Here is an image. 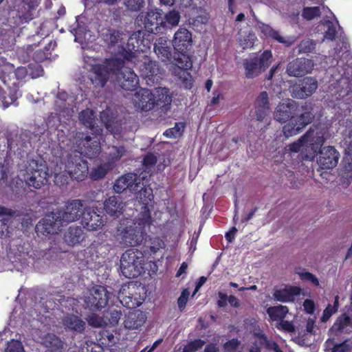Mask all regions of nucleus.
I'll return each instance as SVG.
<instances>
[{"mask_svg":"<svg viewBox=\"0 0 352 352\" xmlns=\"http://www.w3.org/2000/svg\"><path fill=\"white\" fill-rule=\"evenodd\" d=\"M96 137L91 140L90 136L78 133L72 140V153L65 164V170L71 177L78 181L83 180L88 174L87 162L81 158L84 155L89 158L94 157L100 151V143Z\"/></svg>","mask_w":352,"mask_h":352,"instance_id":"nucleus-1","label":"nucleus"},{"mask_svg":"<svg viewBox=\"0 0 352 352\" xmlns=\"http://www.w3.org/2000/svg\"><path fill=\"white\" fill-rule=\"evenodd\" d=\"M172 45L176 54L170 71L182 81L186 88L190 89L192 85V79L188 70L191 69L192 63L187 52L192 45V33L185 28H179L173 35Z\"/></svg>","mask_w":352,"mask_h":352,"instance_id":"nucleus-2","label":"nucleus"},{"mask_svg":"<svg viewBox=\"0 0 352 352\" xmlns=\"http://www.w3.org/2000/svg\"><path fill=\"white\" fill-rule=\"evenodd\" d=\"M84 58L88 57L87 54H84ZM85 62L91 67L89 74V79L92 84L96 87H103L109 80H113L114 76L118 80L121 87L125 90L133 91L138 84L139 79L136 74L129 68L124 67V61L122 65L118 67L116 65L111 67L105 65L93 64L92 61L86 59Z\"/></svg>","mask_w":352,"mask_h":352,"instance_id":"nucleus-3","label":"nucleus"},{"mask_svg":"<svg viewBox=\"0 0 352 352\" xmlns=\"http://www.w3.org/2000/svg\"><path fill=\"white\" fill-rule=\"evenodd\" d=\"M104 41L109 45L114 57L107 59L102 65H112L118 67L122 65V59L133 61L136 54L144 49L139 45L136 35L129 37L128 34L120 32H109L104 36Z\"/></svg>","mask_w":352,"mask_h":352,"instance_id":"nucleus-4","label":"nucleus"},{"mask_svg":"<svg viewBox=\"0 0 352 352\" xmlns=\"http://www.w3.org/2000/svg\"><path fill=\"white\" fill-rule=\"evenodd\" d=\"M27 74L28 71L23 67H19L15 69L13 65L0 61V79L9 90L8 95L6 96V91L0 87V102L4 108L13 104L21 96L19 87Z\"/></svg>","mask_w":352,"mask_h":352,"instance_id":"nucleus-5","label":"nucleus"},{"mask_svg":"<svg viewBox=\"0 0 352 352\" xmlns=\"http://www.w3.org/2000/svg\"><path fill=\"white\" fill-rule=\"evenodd\" d=\"M180 21V14L177 11L171 10L164 14L158 9L141 12L136 21L139 25H143L145 30L152 34L164 33L177 26Z\"/></svg>","mask_w":352,"mask_h":352,"instance_id":"nucleus-6","label":"nucleus"},{"mask_svg":"<svg viewBox=\"0 0 352 352\" xmlns=\"http://www.w3.org/2000/svg\"><path fill=\"white\" fill-rule=\"evenodd\" d=\"M151 213L148 206L142 207V211L135 220L125 219L118 228L120 243L126 246H135L144 239V228L149 225Z\"/></svg>","mask_w":352,"mask_h":352,"instance_id":"nucleus-7","label":"nucleus"},{"mask_svg":"<svg viewBox=\"0 0 352 352\" xmlns=\"http://www.w3.org/2000/svg\"><path fill=\"white\" fill-rule=\"evenodd\" d=\"M329 136L328 129L325 126H316L311 128L297 142L289 144L287 147L292 152L301 151L305 153L306 158L313 160Z\"/></svg>","mask_w":352,"mask_h":352,"instance_id":"nucleus-8","label":"nucleus"},{"mask_svg":"<svg viewBox=\"0 0 352 352\" xmlns=\"http://www.w3.org/2000/svg\"><path fill=\"white\" fill-rule=\"evenodd\" d=\"M113 189L116 192L121 193L128 189L130 192L136 193L137 198L140 199L144 206L147 201L153 198L152 190L142 182V178L135 174L129 173L121 176L116 180Z\"/></svg>","mask_w":352,"mask_h":352,"instance_id":"nucleus-9","label":"nucleus"},{"mask_svg":"<svg viewBox=\"0 0 352 352\" xmlns=\"http://www.w3.org/2000/svg\"><path fill=\"white\" fill-rule=\"evenodd\" d=\"M20 175L29 186L41 188L47 184L49 177L48 168L42 160H31L24 170H20Z\"/></svg>","mask_w":352,"mask_h":352,"instance_id":"nucleus-10","label":"nucleus"},{"mask_svg":"<svg viewBox=\"0 0 352 352\" xmlns=\"http://www.w3.org/2000/svg\"><path fill=\"white\" fill-rule=\"evenodd\" d=\"M144 256L141 251L135 249L126 250L120 259L122 274L128 278L138 276L144 270Z\"/></svg>","mask_w":352,"mask_h":352,"instance_id":"nucleus-11","label":"nucleus"},{"mask_svg":"<svg viewBox=\"0 0 352 352\" xmlns=\"http://www.w3.org/2000/svg\"><path fill=\"white\" fill-rule=\"evenodd\" d=\"M272 55L270 51H265L259 58H249L244 60L245 76L253 78L258 76L271 64Z\"/></svg>","mask_w":352,"mask_h":352,"instance_id":"nucleus-12","label":"nucleus"},{"mask_svg":"<svg viewBox=\"0 0 352 352\" xmlns=\"http://www.w3.org/2000/svg\"><path fill=\"white\" fill-rule=\"evenodd\" d=\"M82 208L83 203L82 201L74 199L67 201L65 206L55 214L65 226L69 223L78 220L81 215L82 216Z\"/></svg>","mask_w":352,"mask_h":352,"instance_id":"nucleus-13","label":"nucleus"},{"mask_svg":"<svg viewBox=\"0 0 352 352\" xmlns=\"http://www.w3.org/2000/svg\"><path fill=\"white\" fill-rule=\"evenodd\" d=\"M109 296L105 287L100 285L93 287L85 296L86 305L92 310H98L107 305Z\"/></svg>","mask_w":352,"mask_h":352,"instance_id":"nucleus-14","label":"nucleus"},{"mask_svg":"<svg viewBox=\"0 0 352 352\" xmlns=\"http://www.w3.org/2000/svg\"><path fill=\"white\" fill-rule=\"evenodd\" d=\"M63 226L64 225L56 217L55 212H52L37 223L36 231L38 234L52 236L58 234Z\"/></svg>","mask_w":352,"mask_h":352,"instance_id":"nucleus-15","label":"nucleus"},{"mask_svg":"<svg viewBox=\"0 0 352 352\" xmlns=\"http://www.w3.org/2000/svg\"><path fill=\"white\" fill-rule=\"evenodd\" d=\"M82 224L88 230H97L104 226V221L94 208L88 207L83 210Z\"/></svg>","mask_w":352,"mask_h":352,"instance_id":"nucleus-16","label":"nucleus"},{"mask_svg":"<svg viewBox=\"0 0 352 352\" xmlns=\"http://www.w3.org/2000/svg\"><path fill=\"white\" fill-rule=\"evenodd\" d=\"M338 160V152L332 146H327L320 151L318 164L323 169H329L337 165Z\"/></svg>","mask_w":352,"mask_h":352,"instance_id":"nucleus-17","label":"nucleus"},{"mask_svg":"<svg viewBox=\"0 0 352 352\" xmlns=\"http://www.w3.org/2000/svg\"><path fill=\"white\" fill-rule=\"evenodd\" d=\"M133 100L135 106L143 111H149L155 104L153 94L146 89H141L137 91L133 98Z\"/></svg>","mask_w":352,"mask_h":352,"instance_id":"nucleus-18","label":"nucleus"},{"mask_svg":"<svg viewBox=\"0 0 352 352\" xmlns=\"http://www.w3.org/2000/svg\"><path fill=\"white\" fill-rule=\"evenodd\" d=\"M314 67L311 60L306 58H298L289 63L287 72L289 76H300L311 72Z\"/></svg>","mask_w":352,"mask_h":352,"instance_id":"nucleus-19","label":"nucleus"},{"mask_svg":"<svg viewBox=\"0 0 352 352\" xmlns=\"http://www.w3.org/2000/svg\"><path fill=\"white\" fill-rule=\"evenodd\" d=\"M317 87L318 83L315 79L306 78L303 80L302 87L300 85H294L290 91L293 97L302 99L311 95Z\"/></svg>","mask_w":352,"mask_h":352,"instance_id":"nucleus-20","label":"nucleus"},{"mask_svg":"<svg viewBox=\"0 0 352 352\" xmlns=\"http://www.w3.org/2000/svg\"><path fill=\"white\" fill-rule=\"evenodd\" d=\"M296 108V104L294 100L291 99L284 100L277 106L274 118L278 122H285L294 114Z\"/></svg>","mask_w":352,"mask_h":352,"instance_id":"nucleus-21","label":"nucleus"},{"mask_svg":"<svg viewBox=\"0 0 352 352\" xmlns=\"http://www.w3.org/2000/svg\"><path fill=\"white\" fill-rule=\"evenodd\" d=\"M79 120L85 126L89 128L96 134L93 138L90 137L91 140L96 137V140L100 141V138L97 135L100 134L102 129L99 126L96 125V116L93 110L87 109L82 111L79 114ZM99 142L100 143V142Z\"/></svg>","mask_w":352,"mask_h":352,"instance_id":"nucleus-22","label":"nucleus"},{"mask_svg":"<svg viewBox=\"0 0 352 352\" xmlns=\"http://www.w3.org/2000/svg\"><path fill=\"white\" fill-rule=\"evenodd\" d=\"M40 342L45 347V352H63L65 349L63 342L53 333L41 336Z\"/></svg>","mask_w":352,"mask_h":352,"instance_id":"nucleus-23","label":"nucleus"},{"mask_svg":"<svg viewBox=\"0 0 352 352\" xmlns=\"http://www.w3.org/2000/svg\"><path fill=\"white\" fill-rule=\"evenodd\" d=\"M300 289L298 287L284 286L277 289L274 292V298L280 302H290L294 300L295 296L299 295Z\"/></svg>","mask_w":352,"mask_h":352,"instance_id":"nucleus-24","label":"nucleus"},{"mask_svg":"<svg viewBox=\"0 0 352 352\" xmlns=\"http://www.w3.org/2000/svg\"><path fill=\"white\" fill-rule=\"evenodd\" d=\"M154 51L162 62L168 63L171 60V50L166 37H160L156 41Z\"/></svg>","mask_w":352,"mask_h":352,"instance_id":"nucleus-25","label":"nucleus"},{"mask_svg":"<svg viewBox=\"0 0 352 352\" xmlns=\"http://www.w3.org/2000/svg\"><path fill=\"white\" fill-rule=\"evenodd\" d=\"M124 206L125 204L122 199L116 196L109 197L104 203L106 212L111 216H120L122 213Z\"/></svg>","mask_w":352,"mask_h":352,"instance_id":"nucleus-26","label":"nucleus"},{"mask_svg":"<svg viewBox=\"0 0 352 352\" xmlns=\"http://www.w3.org/2000/svg\"><path fill=\"white\" fill-rule=\"evenodd\" d=\"M256 116L258 120H262L270 109L269 97L265 91L261 92L255 102Z\"/></svg>","mask_w":352,"mask_h":352,"instance_id":"nucleus-27","label":"nucleus"},{"mask_svg":"<svg viewBox=\"0 0 352 352\" xmlns=\"http://www.w3.org/2000/svg\"><path fill=\"white\" fill-rule=\"evenodd\" d=\"M146 321L145 315L140 311H134L129 313L124 324L129 329H138L142 327Z\"/></svg>","mask_w":352,"mask_h":352,"instance_id":"nucleus-28","label":"nucleus"},{"mask_svg":"<svg viewBox=\"0 0 352 352\" xmlns=\"http://www.w3.org/2000/svg\"><path fill=\"white\" fill-rule=\"evenodd\" d=\"M84 239V233L81 228L71 226L64 235L65 242L71 246L81 243Z\"/></svg>","mask_w":352,"mask_h":352,"instance_id":"nucleus-29","label":"nucleus"},{"mask_svg":"<svg viewBox=\"0 0 352 352\" xmlns=\"http://www.w3.org/2000/svg\"><path fill=\"white\" fill-rule=\"evenodd\" d=\"M142 61L140 69L146 78H150L160 74V69L155 61L150 60L147 56H144Z\"/></svg>","mask_w":352,"mask_h":352,"instance_id":"nucleus-30","label":"nucleus"},{"mask_svg":"<svg viewBox=\"0 0 352 352\" xmlns=\"http://www.w3.org/2000/svg\"><path fill=\"white\" fill-rule=\"evenodd\" d=\"M63 324L67 329L76 332H82L85 327V322L74 315L67 316L63 319Z\"/></svg>","mask_w":352,"mask_h":352,"instance_id":"nucleus-31","label":"nucleus"},{"mask_svg":"<svg viewBox=\"0 0 352 352\" xmlns=\"http://www.w3.org/2000/svg\"><path fill=\"white\" fill-rule=\"evenodd\" d=\"M261 30L262 33L266 36L272 37V38L276 40L279 43H283L286 45H290L294 42V38H286L282 36L278 32L273 30L269 25H263L261 27Z\"/></svg>","mask_w":352,"mask_h":352,"instance_id":"nucleus-32","label":"nucleus"},{"mask_svg":"<svg viewBox=\"0 0 352 352\" xmlns=\"http://www.w3.org/2000/svg\"><path fill=\"white\" fill-rule=\"evenodd\" d=\"M153 94L155 104L157 105L166 106L172 101V96L167 88H156Z\"/></svg>","mask_w":352,"mask_h":352,"instance_id":"nucleus-33","label":"nucleus"},{"mask_svg":"<svg viewBox=\"0 0 352 352\" xmlns=\"http://www.w3.org/2000/svg\"><path fill=\"white\" fill-rule=\"evenodd\" d=\"M100 120L111 133H117L118 132V129L116 128L117 123L114 122V116L109 108H107L100 113Z\"/></svg>","mask_w":352,"mask_h":352,"instance_id":"nucleus-34","label":"nucleus"},{"mask_svg":"<svg viewBox=\"0 0 352 352\" xmlns=\"http://www.w3.org/2000/svg\"><path fill=\"white\" fill-rule=\"evenodd\" d=\"M288 308L283 305L270 307L267 309V313L270 319L278 322L283 320L286 317V315L288 314Z\"/></svg>","mask_w":352,"mask_h":352,"instance_id":"nucleus-35","label":"nucleus"},{"mask_svg":"<svg viewBox=\"0 0 352 352\" xmlns=\"http://www.w3.org/2000/svg\"><path fill=\"white\" fill-rule=\"evenodd\" d=\"M67 94L65 92H60L58 94L57 96V100H56V105L59 111H67V115L68 116H71L74 113V111L72 109H69L68 107H66L67 104L69 105V102H67L66 100Z\"/></svg>","mask_w":352,"mask_h":352,"instance_id":"nucleus-36","label":"nucleus"},{"mask_svg":"<svg viewBox=\"0 0 352 352\" xmlns=\"http://www.w3.org/2000/svg\"><path fill=\"white\" fill-rule=\"evenodd\" d=\"M113 166L110 163L100 165L91 172V177L94 179H99L105 176L107 173L112 168Z\"/></svg>","mask_w":352,"mask_h":352,"instance_id":"nucleus-37","label":"nucleus"},{"mask_svg":"<svg viewBox=\"0 0 352 352\" xmlns=\"http://www.w3.org/2000/svg\"><path fill=\"white\" fill-rule=\"evenodd\" d=\"M125 288H123L118 296L120 302L129 309L134 308L140 305V302L138 301L135 298L133 299L131 296H127L124 293Z\"/></svg>","mask_w":352,"mask_h":352,"instance_id":"nucleus-38","label":"nucleus"},{"mask_svg":"<svg viewBox=\"0 0 352 352\" xmlns=\"http://www.w3.org/2000/svg\"><path fill=\"white\" fill-rule=\"evenodd\" d=\"M185 124L183 122L176 123L175 126L167 129L164 135L168 138H177L182 135Z\"/></svg>","mask_w":352,"mask_h":352,"instance_id":"nucleus-39","label":"nucleus"},{"mask_svg":"<svg viewBox=\"0 0 352 352\" xmlns=\"http://www.w3.org/2000/svg\"><path fill=\"white\" fill-rule=\"evenodd\" d=\"M302 129L297 122L294 123L292 121L283 126V132L285 137L288 138L298 134Z\"/></svg>","mask_w":352,"mask_h":352,"instance_id":"nucleus-40","label":"nucleus"},{"mask_svg":"<svg viewBox=\"0 0 352 352\" xmlns=\"http://www.w3.org/2000/svg\"><path fill=\"white\" fill-rule=\"evenodd\" d=\"M124 153L125 150L122 146H112L111 148H109L108 154L111 162L109 163L113 165V163L119 160L124 155Z\"/></svg>","mask_w":352,"mask_h":352,"instance_id":"nucleus-41","label":"nucleus"},{"mask_svg":"<svg viewBox=\"0 0 352 352\" xmlns=\"http://www.w3.org/2000/svg\"><path fill=\"white\" fill-rule=\"evenodd\" d=\"M338 309V297L336 296L334 301L333 306L329 305L323 311L322 316L321 317V321L326 322L331 316L335 314Z\"/></svg>","mask_w":352,"mask_h":352,"instance_id":"nucleus-42","label":"nucleus"},{"mask_svg":"<svg viewBox=\"0 0 352 352\" xmlns=\"http://www.w3.org/2000/svg\"><path fill=\"white\" fill-rule=\"evenodd\" d=\"M256 40V37L255 34L252 32H249L248 34L241 36L239 38V43L243 49H248L254 45Z\"/></svg>","mask_w":352,"mask_h":352,"instance_id":"nucleus-43","label":"nucleus"},{"mask_svg":"<svg viewBox=\"0 0 352 352\" xmlns=\"http://www.w3.org/2000/svg\"><path fill=\"white\" fill-rule=\"evenodd\" d=\"M87 321L89 325L94 327H101L107 324V320L100 317L96 314L89 316Z\"/></svg>","mask_w":352,"mask_h":352,"instance_id":"nucleus-44","label":"nucleus"},{"mask_svg":"<svg viewBox=\"0 0 352 352\" xmlns=\"http://www.w3.org/2000/svg\"><path fill=\"white\" fill-rule=\"evenodd\" d=\"M5 352H25L22 343L16 340L8 342Z\"/></svg>","mask_w":352,"mask_h":352,"instance_id":"nucleus-45","label":"nucleus"},{"mask_svg":"<svg viewBox=\"0 0 352 352\" xmlns=\"http://www.w3.org/2000/svg\"><path fill=\"white\" fill-rule=\"evenodd\" d=\"M296 273L302 280L311 282L316 286L319 285L318 279L310 272H307L305 270H300Z\"/></svg>","mask_w":352,"mask_h":352,"instance_id":"nucleus-46","label":"nucleus"},{"mask_svg":"<svg viewBox=\"0 0 352 352\" xmlns=\"http://www.w3.org/2000/svg\"><path fill=\"white\" fill-rule=\"evenodd\" d=\"M349 323L350 318L346 314H344L337 319L333 327L337 330L342 331Z\"/></svg>","mask_w":352,"mask_h":352,"instance_id":"nucleus-47","label":"nucleus"},{"mask_svg":"<svg viewBox=\"0 0 352 352\" xmlns=\"http://www.w3.org/2000/svg\"><path fill=\"white\" fill-rule=\"evenodd\" d=\"M204 344L205 342L201 340H195L188 343L184 346L183 352H195L199 349H201Z\"/></svg>","mask_w":352,"mask_h":352,"instance_id":"nucleus-48","label":"nucleus"},{"mask_svg":"<svg viewBox=\"0 0 352 352\" xmlns=\"http://www.w3.org/2000/svg\"><path fill=\"white\" fill-rule=\"evenodd\" d=\"M320 14V10L318 7H307L305 8L302 12V16L307 20H311Z\"/></svg>","mask_w":352,"mask_h":352,"instance_id":"nucleus-49","label":"nucleus"},{"mask_svg":"<svg viewBox=\"0 0 352 352\" xmlns=\"http://www.w3.org/2000/svg\"><path fill=\"white\" fill-rule=\"evenodd\" d=\"M126 7L131 11H138L143 7L144 0H124Z\"/></svg>","mask_w":352,"mask_h":352,"instance_id":"nucleus-50","label":"nucleus"},{"mask_svg":"<svg viewBox=\"0 0 352 352\" xmlns=\"http://www.w3.org/2000/svg\"><path fill=\"white\" fill-rule=\"evenodd\" d=\"M336 24L329 21L324 24V27L327 28L324 38L333 40L335 38L336 34Z\"/></svg>","mask_w":352,"mask_h":352,"instance_id":"nucleus-51","label":"nucleus"},{"mask_svg":"<svg viewBox=\"0 0 352 352\" xmlns=\"http://www.w3.org/2000/svg\"><path fill=\"white\" fill-rule=\"evenodd\" d=\"M190 295V292L187 289H185L182 291L180 296L179 297L177 300V305L179 310L181 311H184L186 303L188 302V299Z\"/></svg>","mask_w":352,"mask_h":352,"instance_id":"nucleus-52","label":"nucleus"},{"mask_svg":"<svg viewBox=\"0 0 352 352\" xmlns=\"http://www.w3.org/2000/svg\"><path fill=\"white\" fill-rule=\"evenodd\" d=\"M277 329L287 333H293L295 331V327L292 322L287 320H281L276 325Z\"/></svg>","mask_w":352,"mask_h":352,"instance_id":"nucleus-53","label":"nucleus"},{"mask_svg":"<svg viewBox=\"0 0 352 352\" xmlns=\"http://www.w3.org/2000/svg\"><path fill=\"white\" fill-rule=\"evenodd\" d=\"M225 352H239V342L236 339L227 342L224 345Z\"/></svg>","mask_w":352,"mask_h":352,"instance_id":"nucleus-54","label":"nucleus"},{"mask_svg":"<svg viewBox=\"0 0 352 352\" xmlns=\"http://www.w3.org/2000/svg\"><path fill=\"white\" fill-rule=\"evenodd\" d=\"M315 43L311 40H305L300 43L299 45V50L303 53H308L311 52L315 48Z\"/></svg>","mask_w":352,"mask_h":352,"instance_id":"nucleus-55","label":"nucleus"},{"mask_svg":"<svg viewBox=\"0 0 352 352\" xmlns=\"http://www.w3.org/2000/svg\"><path fill=\"white\" fill-rule=\"evenodd\" d=\"M344 160L348 164V167L352 170V141L349 144L346 148Z\"/></svg>","mask_w":352,"mask_h":352,"instance_id":"nucleus-56","label":"nucleus"},{"mask_svg":"<svg viewBox=\"0 0 352 352\" xmlns=\"http://www.w3.org/2000/svg\"><path fill=\"white\" fill-rule=\"evenodd\" d=\"M331 352H352V348L347 342L334 346Z\"/></svg>","mask_w":352,"mask_h":352,"instance_id":"nucleus-57","label":"nucleus"},{"mask_svg":"<svg viewBox=\"0 0 352 352\" xmlns=\"http://www.w3.org/2000/svg\"><path fill=\"white\" fill-rule=\"evenodd\" d=\"M312 120V116L310 113H305L300 116L298 118L297 122L300 124L303 129L307 124L311 122Z\"/></svg>","mask_w":352,"mask_h":352,"instance_id":"nucleus-58","label":"nucleus"},{"mask_svg":"<svg viewBox=\"0 0 352 352\" xmlns=\"http://www.w3.org/2000/svg\"><path fill=\"white\" fill-rule=\"evenodd\" d=\"M110 317L108 319V322L110 324L116 325L118 323L119 320L122 316L121 312L117 310H113L109 314Z\"/></svg>","mask_w":352,"mask_h":352,"instance_id":"nucleus-59","label":"nucleus"},{"mask_svg":"<svg viewBox=\"0 0 352 352\" xmlns=\"http://www.w3.org/2000/svg\"><path fill=\"white\" fill-rule=\"evenodd\" d=\"M82 30L80 28H78L75 32V41L82 43L83 39L85 40H90V34L89 32H85L84 37L82 36Z\"/></svg>","mask_w":352,"mask_h":352,"instance_id":"nucleus-60","label":"nucleus"},{"mask_svg":"<svg viewBox=\"0 0 352 352\" xmlns=\"http://www.w3.org/2000/svg\"><path fill=\"white\" fill-rule=\"evenodd\" d=\"M9 220L10 219L8 217L0 220V237H3L8 232V223L9 222Z\"/></svg>","mask_w":352,"mask_h":352,"instance_id":"nucleus-61","label":"nucleus"},{"mask_svg":"<svg viewBox=\"0 0 352 352\" xmlns=\"http://www.w3.org/2000/svg\"><path fill=\"white\" fill-rule=\"evenodd\" d=\"M303 307L305 311L308 314H313L315 309L314 302L309 299L305 300Z\"/></svg>","mask_w":352,"mask_h":352,"instance_id":"nucleus-62","label":"nucleus"},{"mask_svg":"<svg viewBox=\"0 0 352 352\" xmlns=\"http://www.w3.org/2000/svg\"><path fill=\"white\" fill-rule=\"evenodd\" d=\"M157 162V158L153 154H147L144 158V164L145 166H152Z\"/></svg>","mask_w":352,"mask_h":352,"instance_id":"nucleus-63","label":"nucleus"},{"mask_svg":"<svg viewBox=\"0 0 352 352\" xmlns=\"http://www.w3.org/2000/svg\"><path fill=\"white\" fill-rule=\"evenodd\" d=\"M219 300H218V305L221 307H225L227 305L228 302V296L226 294H223L222 292L219 293Z\"/></svg>","mask_w":352,"mask_h":352,"instance_id":"nucleus-64","label":"nucleus"}]
</instances>
